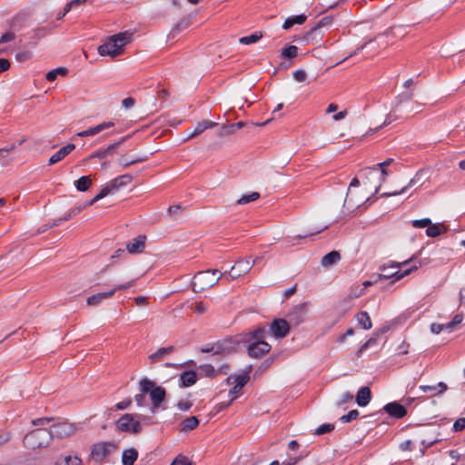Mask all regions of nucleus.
<instances>
[{
  "instance_id": "obj_49",
  "label": "nucleus",
  "mask_w": 465,
  "mask_h": 465,
  "mask_svg": "<svg viewBox=\"0 0 465 465\" xmlns=\"http://www.w3.org/2000/svg\"><path fill=\"white\" fill-rule=\"evenodd\" d=\"M208 305L203 302H197L194 306V312L198 314H203L207 311Z\"/></svg>"
},
{
  "instance_id": "obj_44",
  "label": "nucleus",
  "mask_w": 465,
  "mask_h": 465,
  "mask_svg": "<svg viewBox=\"0 0 465 465\" xmlns=\"http://www.w3.org/2000/svg\"><path fill=\"white\" fill-rule=\"evenodd\" d=\"M32 53L30 51H20L15 54V59L20 62L24 63L31 59Z\"/></svg>"
},
{
  "instance_id": "obj_63",
  "label": "nucleus",
  "mask_w": 465,
  "mask_h": 465,
  "mask_svg": "<svg viewBox=\"0 0 465 465\" xmlns=\"http://www.w3.org/2000/svg\"><path fill=\"white\" fill-rule=\"evenodd\" d=\"M58 71L59 70H56V69H54V70H51L49 71L46 75H45V78L48 82H53L54 81L56 78H57V75H58Z\"/></svg>"
},
{
  "instance_id": "obj_26",
  "label": "nucleus",
  "mask_w": 465,
  "mask_h": 465,
  "mask_svg": "<svg viewBox=\"0 0 465 465\" xmlns=\"http://www.w3.org/2000/svg\"><path fill=\"white\" fill-rule=\"evenodd\" d=\"M341 258V256L339 252L331 251L322 258L321 264L323 267H329L340 262Z\"/></svg>"
},
{
  "instance_id": "obj_25",
  "label": "nucleus",
  "mask_w": 465,
  "mask_h": 465,
  "mask_svg": "<svg viewBox=\"0 0 465 465\" xmlns=\"http://www.w3.org/2000/svg\"><path fill=\"white\" fill-rule=\"evenodd\" d=\"M197 381V373L193 371H186L181 373L180 381L183 387H190Z\"/></svg>"
},
{
  "instance_id": "obj_60",
  "label": "nucleus",
  "mask_w": 465,
  "mask_h": 465,
  "mask_svg": "<svg viewBox=\"0 0 465 465\" xmlns=\"http://www.w3.org/2000/svg\"><path fill=\"white\" fill-rule=\"evenodd\" d=\"M420 389L424 392H431L433 395L438 394L437 393V387L436 386H429V385H421L420 386Z\"/></svg>"
},
{
  "instance_id": "obj_23",
  "label": "nucleus",
  "mask_w": 465,
  "mask_h": 465,
  "mask_svg": "<svg viewBox=\"0 0 465 465\" xmlns=\"http://www.w3.org/2000/svg\"><path fill=\"white\" fill-rule=\"evenodd\" d=\"M173 346L163 347L158 349L154 353L149 356L151 363H156L163 360V358L174 351Z\"/></svg>"
},
{
  "instance_id": "obj_45",
  "label": "nucleus",
  "mask_w": 465,
  "mask_h": 465,
  "mask_svg": "<svg viewBox=\"0 0 465 465\" xmlns=\"http://www.w3.org/2000/svg\"><path fill=\"white\" fill-rule=\"evenodd\" d=\"M53 420V418H39L32 420V424L35 427H44L48 425Z\"/></svg>"
},
{
  "instance_id": "obj_4",
  "label": "nucleus",
  "mask_w": 465,
  "mask_h": 465,
  "mask_svg": "<svg viewBox=\"0 0 465 465\" xmlns=\"http://www.w3.org/2000/svg\"><path fill=\"white\" fill-rule=\"evenodd\" d=\"M139 385L141 392L150 394L153 407L158 408L165 398V390L161 386H156V383L148 378H143Z\"/></svg>"
},
{
  "instance_id": "obj_9",
  "label": "nucleus",
  "mask_w": 465,
  "mask_h": 465,
  "mask_svg": "<svg viewBox=\"0 0 465 465\" xmlns=\"http://www.w3.org/2000/svg\"><path fill=\"white\" fill-rule=\"evenodd\" d=\"M76 431V426L74 423H70L68 421H60L54 423L51 426L49 430L50 434L53 437H57L60 439L67 438L74 434Z\"/></svg>"
},
{
  "instance_id": "obj_32",
  "label": "nucleus",
  "mask_w": 465,
  "mask_h": 465,
  "mask_svg": "<svg viewBox=\"0 0 465 465\" xmlns=\"http://www.w3.org/2000/svg\"><path fill=\"white\" fill-rule=\"evenodd\" d=\"M356 320L364 330H370L372 327L371 320L367 312H360L356 315Z\"/></svg>"
},
{
  "instance_id": "obj_41",
  "label": "nucleus",
  "mask_w": 465,
  "mask_h": 465,
  "mask_svg": "<svg viewBox=\"0 0 465 465\" xmlns=\"http://www.w3.org/2000/svg\"><path fill=\"white\" fill-rule=\"evenodd\" d=\"M359 416V411L357 410H351L347 414L341 416L340 420L343 423L351 422L356 420Z\"/></svg>"
},
{
  "instance_id": "obj_17",
  "label": "nucleus",
  "mask_w": 465,
  "mask_h": 465,
  "mask_svg": "<svg viewBox=\"0 0 465 465\" xmlns=\"http://www.w3.org/2000/svg\"><path fill=\"white\" fill-rule=\"evenodd\" d=\"M384 411L391 417L401 419L403 418L407 414L406 408L398 403V402H391L384 406Z\"/></svg>"
},
{
  "instance_id": "obj_19",
  "label": "nucleus",
  "mask_w": 465,
  "mask_h": 465,
  "mask_svg": "<svg viewBox=\"0 0 465 465\" xmlns=\"http://www.w3.org/2000/svg\"><path fill=\"white\" fill-rule=\"evenodd\" d=\"M217 124H218L217 123L210 121V120H203L196 124L193 133L190 134L184 139V141L191 140V139L200 135L201 134H203L205 130L215 127Z\"/></svg>"
},
{
  "instance_id": "obj_6",
  "label": "nucleus",
  "mask_w": 465,
  "mask_h": 465,
  "mask_svg": "<svg viewBox=\"0 0 465 465\" xmlns=\"http://www.w3.org/2000/svg\"><path fill=\"white\" fill-rule=\"evenodd\" d=\"M252 371V365H249L242 373L237 375H230L226 381L230 385H233V387L230 390L229 394L232 396L231 401L237 398V394L240 393L243 386L250 380V372Z\"/></svg>"
},
{
  "instance_id": "obj_2",
  "label": "nucleus",
  "mask_w": 465,
  "mask_h": 465,
  "mask_svg": "<svg viewBox=\"0 0 465 465\" xmlns=\"http://www.w3.org/2000/svg\"><path fill=\"white\" fill-rule=\"evenodd\" d=\"M224 273L217 269L198 272L193 279L194 292H203L216 285Z\"/></svg>"
},
{
  "instance_id": "obj_47",
  "label": "nucleus",
  "mask_w": 465,
  "mask_h": 465,
  "mask_svg": "<svg viewBox=\"0 0 465 465\" xmlns=\"http://www.w3.org/2000/svg\"><path fill=\"white\" fill-rule=\"evenodd\" d=\"M293 78L297 82H304L307 78V74L304 70L299 69L293 72Z\"/></svg>"
},
{
  "instance_id": "obj_43",
  "label": "nucleus",
  "mask_w": 465,
  "mask_h": 465,
  "mask_svg": "<svg viewBox=\"0 0 465 465\" xmlns=\"http://www.w3.org/2000/svg\"><path fill=\"white\" fill-rule=\"evenodd\" d=\"M334 430V425L333 424H322L321 426H319L316 430H315V434L316 435H322V434H325V433H328V432H331Z\"/></svg>"
},
{
  "instance_id": "obj_42",
  "label": "nucleus",
  "mask_w": 465,
  "mask_h": 465,
  "mask_svg": "<svg viewBox=\"0 0 465 465\" xmlns=\"http://www.w3.org/2000/svg\"><path fill=\"white\" fill-rule=\"evenodd\" d=\"M411 223L414 228H425L431 224V221L429 218H423L420 220H413Z\"/></svg>"
},
{
  "instance_id": "obj_3",
  "label": "nucleus",
  "mask_w": 465,
  "mask_h": 465,
  "mask_svg": "<svg viewBox=\"0 0 465 465\" xmlns=\"http://www.w3.org/2000/svg\"><path fill=\"white\" fill-rule=\"evenodd\" d=\"M52 440V435L45 428H36L28 432L24 438V445L30 450L46 448Z\"/></svg>"
},
{
  "instance_id": "obj_59",
  "label": "nucleus",
  "mask_w": 465,
  "mask_h": 465,
  "mask_svg": "<svg viewBox=\"0 0 465 465\" xmlns=\"http://www.w3.org/2000/svg\"><path fill=\"white\" fill-rule=\"evenodd\" d=\"M233 133L232 127L231 125H223L219 133V136H227Z\"/></svg>"
},
{
  "instance_id": "obj_64",
  "label": "nucleus",
  "mask_w": 465,
  "mask_h": 465,
  "mask_svg": "<svg viewBox=\"0 0 465 465\" xmlns=\"http://www.w3.org/2000/svg\"><path fill=\"white\" fill-rule=\"evenodd\" d=\"M301 457L290 458L288 460L283 461L282 465H296L301 460Z\"/></svg>"
},
{
  "instance_id": "obj_18",
  "label": "nucleus",
  "mask_w": 465,
  "mask_h": 465,
  "mask_svg": "<svg viewBox=\"0 0 465 465\" xmlns=\"http://www.w3.org/2000/svg\"><path fill=\"white\" fill-rule=\"evenodd\" d=\"M145 235H138L126 244V249L130 253H141L145 247Z\"/></svg>"
},
{
  "instance_id": "obj_50",
  "label": "nucleus",
  "mask_w": 465,
  "mask_h": 465,
  "mask_svg": "<svg viewBox=\"0 0 465 465\" xmlns=\"http://www.w3.org/2000/svg\"><path fill=\"white\" fill-rule=\"evenodd\" d=\"M331 21H332V18H331V17H324V18H322L319 22L318 25L312 29L310 34H315L322 26L326 25H330L331 23Z\"/></svg>"
},
{
  "instance_id": "obj_55",
  "label": "nucleus",
  "mask_w": 465,
  "mask_h": 465,
  "mask_svg": "<svg viewBox=\"0 0 465 465\" xmlns=\"http://www.w3.org/2000/svg\"><path fill=\"white\" fill-rule=\"evenodd\" d=\"M71 10H72V6L69 5V3H67L64 5V7L63 8V10H61L57 14V20H61L62 18H64Z\"/></svg>"
},
{
  "instance_id": "obj_39",
  "label": "nucleus",
  "mask_w": 465,
  "mask_h": 465,
  "mask_svg": "<svg viewBox=\"0 0 465 465\" xmlns=\"http://www.w3.org/2000/svg\"><path fill=\"white\" fill-rule=\"evenodd\" d=\"M298 54V47L296 45H289L282 49V56L286 58H294Z\"/></svg>"
},
{
  "instance_id": "obj_29",
  "label": "nucleus",
  "mask_w": 465,
  "mask_h": 465,
  "mask_svg": "<svg viewBox=\"0 0 465 465\" xmlns=\"http://www.w3.org/2000/svg\"><path fill=\"white\" fill-rule=\"evenodd\" d=\"M122 142H119V143H113L111 145H109L107 148L105 149H100V150H97L95 151L94 153H93L91 155H90V158H98V159H104L105 158L107 155L109 154H112L113 152L118 147V145L121 143Z\"/></svg>"
},
{
  "instance_id": "obj_37",
  "label": "nucleus",
  "mask_w": 465,
  "mask_h": 465,
  "mask_svg": "<svg viewBox=\"0 0 465 465\" xmlns=\"http://www.w3.org/2000/svg\"><path fill=\"white\" fill-rule=\"evenodd\" d=\"M388 35H389L388 33L379 35L373 41L371 40V41L365 43L363 45H361L360 48H358L357 51L363 49L364 47H366L369 45H372L374 42H378V45L381 48H385L389 45V43H388V41H384V38L388 37Z\"/></svg>"
},
{
  "instance_id": "obj_16",
  "label": "nucleus",
  "mask_w": 465,
  "mask_h": 465,
  "mask_svg": "<svg viewBox=\"0 0 465 465\" xmlns=\"http://www.w3.org/2000/svg\"><path fill=\"white\" fill-rule=\"evenodd\" d=\"M268 334V331L263 326H259L253 331L244 334L242 341L245 342L264 341Z\"/></svg>"
},
{
  "instance_id": "obj_12",
  "label": "nucleus",
  "mask_w": 465,
  "mask_h": 465,
  "mask_svg": "<svg viewBox=\"0 0 465 465\" xmlns=\"http://www.w3.org/2000/svg\"><path fill=\"white\" fill-rule=\"evenodd\" d=\"M271 345L264 341H251L247 348L248 355L254 359H260L271 350Z\"/></svg>"
},
{
  "instance_id": "obj_40",
  "label": "nucleus",
  "mask_w": 465,
  "mask_h": 465,
  "mask_svg": "<svg viewBox=\"0 0 465 465\" xmlns=\"http://www.w3.org/2000/svg\"><path fill=\"white\" fill-rule=\"evenodd\" d=\"M441 233L440 225L439 224H430L427 226L426 234L429 237H437Z\"/></svg>"
},
{
  "instance_id": "obj_14",
  "label": "nucleus",
  "mask_w": 465,
  "mask_h": 465,
  "mask_svg": "<svg viewBox=\"0 0 465 465\" xmlns=\"http://www.w3.org/2000/svg\"><path fill=\"white\" fill-rule=\"evenodd\" d=\"M228 371L229 366L226 364L220 366L218 369H214L213 365L208 363L198 367L200 376L208 378H215L219 373L227 374Z\"/></svg>"
},
{
  "instance_id": "obj_1",
  "label": "nucleus",
  "mask_w": 465,
  "mask_h": 465,
  "mask_svg": "<svg viewBox=\"0 0 465 465\" xmlns=\"http://www.w3.org/2000/svg\"><path fill=\"white\" fill-rule=\"evenodd\" d=\"M133 34L123 32L112 35L109 40L98 47V53L102 56L115 57L123 53V47L132 40Z\"/></svg>"
},
{
  "instance_id": "obj_33",
  "label": "nucleus",
  "mask_w": 465,
  "mask_h": 465,
  "mask_svg": "<svg viewBox=\"0 0 465 465\" xmlns=\"http://www.w3.org/2000/svg\"><path fill=\"white\" fill-rule=\"evenodd\" d=\"M132 182L130 174L120 175L111 181L112 186L117 191L119 188L127 185Z\"/></svg>"
},
{
  "instance_id": "obj_31",
  "label": "nucleus",
  "mask_w": 465,
  "mask_h": 465,
  "mask_svg": "<svg viewBox=\"0 0 465 465\" xmlns=\"http://www.w3.org/2000/svg\"><path fill=\"white\" fill-rule=\"evenodd\" d=\"M82 460L77 456L72 455H64L61 456L57 461L56 465H81Z\"/></svg>"
},
{
  "instance_id": "obj_51",
  "label": "nucleus",
  "mask_w": 465,
  "mask_h": 465,
  "mask_svg": "<svg viewBox=\"0 0 465 465\" xmlns=\"http://www.w3.org/2000/svg\"><path fill=\"white\" fill-rule=\"evenodd\" d=\"M465 429V418L458 419L453 424L454 431H461Z\"/></svg>"
},
{
  "instance_id": "obj_54",
  "label": "nucleus",
  "mask_w": 465,
  "mask_h": 465,
  "mask_svg": "<svg viewBox=\"0 0 465 465\" xmlns=\"http://www.w3.org/2000/svg\"><path fill=\"white\" fill-rule=\"evenodd\" d=\"M15 37V33L6 32L0 37V44L10 42V41L14 40Z\"/></svg>"
},
{
  "instance_id": "obj_10",
  "label": "nucleus",
  "mask_w": 465,
  "mask_h": 465,
  "mask_svg": "<svg viewBox=\"0 0 465 465\" xmlns=\"http://www.w3.org/2000/svg\"><path fill=\"white\" fill-rule=\"evenodd\" d=\"M234 350L233 343L231 340H223L212 345L211 347L202 348V352H213V355H225L231 353Z\"/></svg>"
},
{
  "instance_id": "obj_5",
  "label": "nucleus",
  "mask_w": 465,
  "mask_h": 465,
  "mask_svg": "<svg viewBox=\"0 0 465 465\" xmlns=\"http://www.w3.org/2000/svg\"><path fill=\"white\" fill-rule=\"evenodd\" d=\"M135 285V280H131L125 283L116 284L114 288L107 292H99L89 296L86 300V303L89 306H98L104 300L112 298L114 293L118 291L127 290Z\"/></svg>"
},
{
  "instance_id": "obj_38",
  "label": "nucleus",
  "mask_w": 465,
  "mask_h": 465,
  "mask_svg": "<svg viewBox=\"0 0 465 465\" xmlns=\"http://www.w3.org/2000/svg\"><path fill=\"white\" fill-rule=\"evenodd\" d=\"M260 198V193H257V192H252V193L250 194H244L242 195L238 201H237V203L238 204H246L248 203H251V202H253V201H256L257 199Z\"/></svg>"
},
{
  "instance_id": "obj_57",
  "label": "nucleus",
  "mask_w": 465,
  "mask_h": 465,
  "mask_svg": "<svg viewBox=\"0 0 465 465\" xmlns=\"http://www.w3.org/2000/svg\"><path fill=\"white\" fill-rule=\"evenodd\" d=\"M132 403V400L131 399H127V400H124V401H122L118 403H116L115 405V409L116 410H125L127 409Z\"/></svg>"
},
{
  "instance_id": "obj_53",
  "label": "nucleus",
  "mask_w": 465,
  "mask_h": 465,
  "mask_svg": "<svg viewBox=\"0 0 465 465\" xmlns=\"http://www.w3.org/2000/svg\"><path fill=\"white\" fill-rule=\"evenodd\" d=\"M27 19V15L25 14H18L17 15H15L13 19H12V22H11V26L12 27H16L17 24L20 22V21H25Z\"/></svg>"
},
{
  "instance_id": "obj_56",
  "label": "nucleus",
  "mask_w": 465,
  "mask_h": 465,
  "mask_svg": "<svg viewBox=\"0 0 465 465\" xmlns=\"http://www.w3.org/2000/svg\"><path fill=\"white\" fill-rule=\"evenodd\" d=\"M444 329H446V323L445 324L432 323L430 326V331L435 334H439Z\"/></svg>"
},
{
  "instance_id": "obj_58",
  "label": "nucleus",
  "mask_w": 465,
  "mask_h": 465,
  "mask_svg": "<svg viewBox=\"0 0 465 465\" xmlns=\"http://www.w3.org/2000/svg\"><path fill=\"white\" fill-rule=\"evenodd\" d=\"M377 339L371 338L369 339L359 350V352L361 353L363 351L367 350L368 348L371 347L372 345L376 344Z\"/></svg>"
},
{
  "instance_id": "obj_34",
  "label": "nucleus",
  "mask_w": 465,
  "mask_h": 465,
  "mask_svg": "<svg viewBox=\"0 0 465 465\" xmlns=\"http://www.w3.org/2000/svg\"><path fill=\"white\" fill-rule=\"evenodd\" d=\"M74 185L79 192H85L92 185V179L88 175L82 176L74 182Z\"/></svg>"
},
{
  "instance_id": "obj_35",
  "label": "nucleus",
  "mask_w": 465,
  "mask_h": 465,
  "mask_svg": "<svg viewBox=\"0 0 465 465\" xmlns=\"http://www.w3.org/2000/svg\"><path fill=\"white\" fill-rule=\"evenodd\" d=\"M262 37V34L257 31L250 35L241 37L239 42L243 45H252L258 42Z\"/></svg>"
},
{
  "instance_id": "obj_22",
  "label": "nucleus",
  "mask_w": 465,
  "mask_h": 465,
  "mask_svg": "<svg viewBox=\"0 0 465 465\" xmlns=\"http://www.w3.org/2000/svg\"><path fill=\"white\" fill-rule=\"evenodd\" d=\"M116 192L115 189L112 186L111 182L107 183L98 194H96L93 199L87 201L82 208L89 207L94 205L96 202L100 201L104 197L107 196L110 193Z\"/></svg>"
},
{
  "instance_id": "obj_8",
  "label": "nucleus",
  "mask_w": 465,
  "mask_h": 465,
  "mask_svg": "<svg viewBox=\"0 0 465 465\" xmlns=\"http://www.w3.org/2000/svg\"><path fill=\"white\" fill-rule=\"evenodd\" d=\"M116 427L119 430L137 434L142 430L140 420H135L133 414H124L117 421Z\"/></svg>"
},
{
  "instance_id": "obj_61",
  "label": "nucleus",
  "mask_w": 465,
  "mask_h": 465,
  "mask_svg": "<svg viewBox=\"0 0 465 465\" xmlns=\"http://www.w3.org/2000/svg\"><path fill=\"white\" fill-rule=\"evenodd\" d=\"M10 68V62L7 59L0 58V73H4Z\"/></svg>"
},
{
  "instance_id": "obj_15",
  "label": "nucleus",
  "mask_w": 465,
  "mask_h": 465,
  "mask_svg": "<svg viewBox=\"0 0 465 465\" xmlns=\"http://www.w3.org/2000/svg\"><path fill=\"white\" fill-rule=\"evenodd\" d=\"M114 123L112 121L103 122L94 127H90L84 131L77 133L76 136H78V137L94 136V135H96L97 134H99L108 128L114 127Z\"/></svg>"
},
{
  "instance_id": "obj_24",
  "label": "nucleus",
  "mask_w": 465,
  "mask_h": 465,
  "mask_svg": "<svg viewBox=\"0 0 465 465\" xmlns=\"http://www.w3.org/2000/svg\"><path fill=\"white\" fill-rule=\"evenodd\" d=\"M371 398V394L370 388L361 387L356 395V402L359 406L364 407L370 402Z\"/></svg>"
},
{
  "instance_id": "obj_46",
  "label": "nucleus",
  "mask_w": 465,
  "mask_h": 465,
  "mask_svg": "<svg viewBox=\"0 0 465 465\" xmlns=\"http://www.w3.org/2000/svg\"><path fill=\"white\" fill-rule=\"evenodd\" d=\"M171 465H192V462L189 459L183 455H178Z\"/></svg>"
},
{
  "instance_id": "obj_7",
  "label": "nucleus",
  "mask_w": 465,
  "mask_h": 465,
  "mask_svg": "<svg viewBox=\"0 0 465 465\" xmlns=\"http://www.w3.org/2000/svg\"><path fill=\"white\" fill-rule=\"evenodd\" d=\"M118 449L112 441H101L92 447L91 456L95 461H102Z\"/></svg>"
},
{
  "instance_id": "obj_21",
  "label": "nucleus",
  "mask_w": 465,
  "mask_h": 465,
  "mask_svg": "<svg viewBox=\"0 0 465 465\" xmlns=\"http://www.w3.org/2000/svg\"><path fill=\"white\" fill-rule=\"evenodd\" d=\"M421 266V263L420 262L413 263L411 267L407 268L403 272L397 271L391 274H379V279H389L391 277H394V281H399L402 279L403 277L409 275L413 271H416L419 267Z\"/></svg>"
},
{
  "instance_id": "obj_11",
  "label": "nucleus",
  "mask_w": 465,
  "mask_h": 465,
  "mask_svg": "<svg viewBox=\"0 0 465 465\" xmlns=\"http://www.w3.org/2000/svg\"><path fill=\"white\" fill-rule=\"evenodd\" d=\"M255 262L256 260L252 261L251 258L242 259L238 261L236 264L233 265L229 272L231 279H236L247 273L252 269Z\"/></svg>"
},
{
  "instance_id": "obj_30",
  "label": "nucleus",
  "mask_w": 465,
  "mask_h": 465,
  "mask_svg": "<svg viewBox=\"0 0 465 465\" xmlns=\"http://www.w3.org/2000/svg\"><path fill=\"white\" fill-rule=\"evenodd\" d=\"M306 21V15H299L295 16L288 17L283 23L282 28L288 30L294 25H302Z\"/></svg>"
},
{
  "instance_id": "obj_52",
  "label": "nucleus",
  "mask_w": 465,
  "mask_h": 465,
  "mask_svg": "<svg viewBox=\"0 0 465 465\" xmlns=\"http://www.w3.org/2000/svg\"><path fill=\"white\" fill-rule=\"evenodd\" d=\"M413 442L411 440H404L400 444V449L402 451H411L413 450Z\"/></svg>"
},
{
  "instance_id": "obj_20",
  "label": "nucleus",
  "mask_w": 465,
  "mask_h": 465,
  "mask_svg": "<svg viewBox=\"0 0 465 465\" xmlns=\"http://www.w3.org/2000/svg\"><path fill=\"white\" fill-rule=\"evenodd\" d=\"M75 148L74 143H68L65 146L62 147L59 151L54 153L49 158V164H54L62 161L64 157H66L71 152H73Z\"/></svg>"
},
{
  "instance_id": "obj_27",
  "label": "nucleus",
  "mask_w": 465,
  "mask_h": 465,
  "mask_svg": "<svg viewBox=\"0 0 465 465\" xmlns=\"http://www.w3.org/2000/svg\"><path fill=\"white\" fill-rule=\"evenodd\" d=\"M199 425V420L195 416H191L189 418L184 419L180 423V431L182 432H189L194 430Z\"/></svg>"
},
{
  "instance_id": "obj_36",
  "label": "nucleus",
  "mask_w": 465,
  "mask_h": 465,
  "mask_svg": "<svg viewBox=\"0 0 465 465\" xmlns=\"http://www.w3.org/2000/svg\"><path fill=\"white\" fill-rule=\"evenodd\" d=\"M420 174L419 173H416V175L409 182V183L406 186L402 187L400 191H395L392 193H386V195L387 196H395V195H399V194L405 193L408 188L414 186L420 181Z\"/></svg>"
},
{
  "instance_id": "obj_13",
  "label": "nucleus",
  "mask_w": 465,
  "mask_h": 465,
  "mask_svg": "<svg viewBox=\"0 0 465 465\" xmlns=\"http://www.w3.org/2000/svg\"><path fill=\"white\" fill-rule=\"evenodd\" d=\"M270 331L276 339L284 338L290 331V324L284 319H274L270 325Z\"/></svg>"
},
{
  "instance_id": "obj_48",
  "label": "nucleus",
  "mask_w": 465,
  "mask_h": 465,
  "mask_svg": "<svg viewBox=\"0 0 465 465\" xmlns=\"http://www.w3.org/2000/svg\"><path fill=\"white\" fill-rule=\"evenodd\" d=\"M462 322V316L457 314L453 317V319L446 323V329L451 330L454 326L460 324Z\"/></svg>"
},
{
  "instance_id": "obj_28",
  "label": "nucleus",
  "mask_w": 465,
  "mask_h": 465,
  "mask_svg": "<svg viewBox=\"0 0 465 465\" xmlns=\"http://www.w3.org/2000/svg\"><path fill=\"white\" fill-rule=\"evenodd\" d=\"M138 458V451L132 448L123 451L122 462L123 465H134Z\"/></svg>"
},
{
  "instance_id": "obj_62",
  "label": "nucleus",
  "mask_w": 465,
  "mask_h": 465,
  "mask_svg": "<svg viewBox=\"0 0 465 465\" xmlns=\"http://www.w3.org/2000/svg\"><path fill=\"white\" fill-rule=\"evenodd\" d=\"M134 104H135V101L133 97H127L122 101V105L127 109L133 107L134 105Z\"/></svg>"
}]
</instances>
